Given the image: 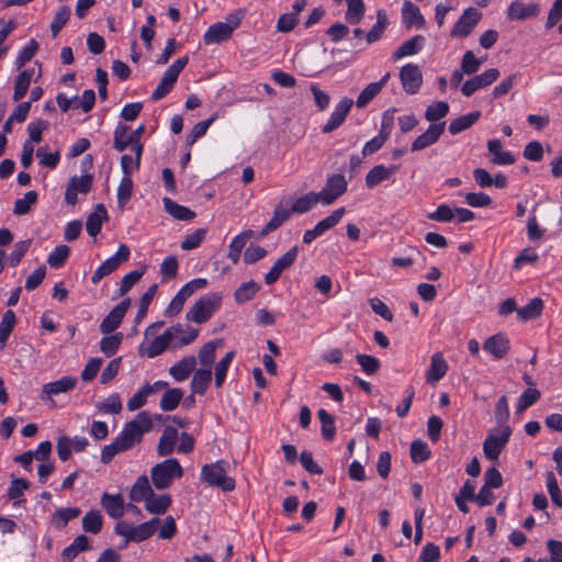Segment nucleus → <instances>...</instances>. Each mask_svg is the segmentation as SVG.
Here are the masks:
<instances>
[{"mask_svg": "<svg viewBox=\"0 0 562 562\" xmlns=\"http://www.w3.org/2000/svg\"><path fill=\"white\" fill-rule=\"evenodd\" d=\"M260 289V284L255 281L244 282L235 290L234 300L237 304H244L252 300Z\"/></svg>", "mask_w": 562, "mask_h": 562, "instance_id": "obj_38", "label": "nucleus"}, {"mask_svg": "<svg viewBox=\"0 0 562 562\" xmlns=\"http://www.w3.org/2000/svg\"><path fill=\"white\" fill-rule=\"evenodd\" d=\"M482 19V12L473 7L465 9L454 23L450 36L456 38L468 37Z\"/></svg>", "mask_w": 562, "mask_h": 562, "instance_id": "obj_11", "label": "nucleus"}, {"mask_svg": "<svg viewBox=\"0 0 562 562\" xmlns=\"http://www.w3.org/2000/svg\"><path fill=\"white\" fill-rule=\"evenodd\" d=\"M347 187L345 176L336 173L327 178L324 188L317 194L324 205H329L347 191Z\"/></svg>", "mask_w": 562, "mask_h": 562, "instance_id": "obj_12", "label": "nucleus"}, {"mask_svg": "<svg viewBox=\"0 0 562 562\" xmlns=\"http://www.w3.org/2000/svg\"><path fill=\"white\" fill-rule=\"evenodd\" d=\"M361 369L369 375L376 373L381 367L380 360L370 355L359 353L356 356Z\"/></svg>", "mask_w": 562, "mask_h": 562, "instance_id": "obj_64", "label": "nucleus"}, {"mask_svg": "<svg viewBox=\"0 0 562 562\" xmlns=\"http://www.w3.org/2000/svg\"><path fill=\"white\" fill-rule=\"evenodd\" d=\"M430 457V450L426 442L420 439L414 440L411 445V458L414 463H423Z\"/></svg>", "mask_w": 562, "mask_h": 562, "instance_id": "obj_57", "label": "nucleus"}, {"mask_svg": "<svg viewBox=\"0 0 562 562\" xmlns=\"http://www.w3.org/2000/svg\"><path fill=\"white\" fill-rule=\"evenodd\" d=\"M89 445V441L85 437H78L69 438L68 436H60L57 439V453L61 461H67L71 457V452H81L83 451L87 446Z\"/></svg>", "mask_w": 562, "mask_h": 562, "instance_id": "obj_16", "label": "nucleus"}, {"mask_svg": "<svg viewBox=\"0 0 562 562\" xmlns=\"http://www.w3.org/2000/svg\"><path fill=\"white\" fill-rule=\"evenodd\" d=\"M33 74L34 69H25L18 75L14 81V91L12 95L13 101L19 102L25 97L30 88Z\"/></svg>", "mask_w": 562, "mask_h": 562, "instance_id": "obj_36", "label": "nucleus"}, {"mask_svg": "<svg viewBox=\"0 0 562 562\" xmlns=\"http://www.w3.org/2000/svg\"><path fill=\"white\" fill-rule=\"evenodd\" d=\"M199 330L192 327L183 328L181 325V330L172 337L171 347L180 348L187 346L195 340L198 337Z\"/></svg>", "mask_w": 562, "mask_h": 562, "instance_id": "obj_54", "label": "nucleus"}, {"mask_svg": "<svg viewBox=\"0 0 562 562\" xmlns=\"http://www.w3.org/2000/svg\"><path fill=\"white\" fill-rule=\"evenodd\" d=\"M153 488L149 484V480L146 475H140L130 492V498L133 502H146L151 495Z\"/></svg>", "mask_w": 562, "mask_h": 562, "instance_id": "obj_35", "label": "nucleus"}, {"mask_svg": "<svg viewBox=\"0 0 562 562\" xmlns=\"http://www.w3.org/2000/svg\"><path fill=\"white\" fill-rule=\"evenodd\" d=\"M547 488L548 493L551 497L552 503L561 508L562 507V492L558 485L557 477L552 471L548 472L546 475Z\"/></svg>", "mask_w": 562, "mask_h": 562, "instance_id": "obj_61", "label": "nucleus"}, {"mask_svg": "<svg viewBox=\"0 0 562 562\" xmlns=\"http://www.w3.org/2000/svg\"><path fill=\"white\" fill-rule=\"evenodd\" d=\"M196 366V359L194 356H189L177 363H175L170 369L169 373L176 381H184L190 374L193 372Z\"/></svg>", "mask_w": 562, "mask_h": 562, "instance_id": "obj_30", "label": "nucleus"}, {"mask_svg": "<svg viewBox=\"0 0 562 562\" xmlns=\"http://www.w3.org/2000/svg\"><path fill=\"white\" fill-rule=\"evenodd\" d=\"M400 79L403 89L408 94H415L423 82V75L419 67L415 64H407L401 68Z\"/></svg>", "mask_w": 562, "mask_h": 562, "instance_id": "obj_17", "label": "nucleus"}, {"mask_svg": "<svg viewBox=\"0 0 562 562\" xmlns=\"http://www.w3.org/2000/svg\"><path fill=\"white\" fill-rule=\"evenodd\" d=\"M291 213V210H288L282 205H277L274 207L272 217L260 232V237H265L271 232L278 229L290 217Z\"/></svg>", "mask_w": 562, "mask_h": 562, "instance_id": "obj_34", "label": "nucleus"}, {"mask_svg": "<svg viewBox=\"0 0 562 562\" xmlns=\"http://www.w3.org/2000/svg\"><path fill=\"white\" fill-rule=\"evenodd\" d=\"M448 371V363L440 352L431 356L430 367L426 374V380L430 384L437 383L441 380Z\"/></svg>", "mask_w": 562, "mask_h": 562, "instance_id": "obj_27", "label": "nucleus"}, {"mask_svg": "<svg viewBox=\"0 0 562 562\" xmlns=\"http://www.w3.org/2000/svg\"><path fill=\"white\" fill-rule=\"evenodd\" d=\"M108 212L103 204H97L93 212L90 213L86 221L87 233L95 237L102 228V223L108 221Z\"/></svg>", "mask_w": 562, "mask_h": 562, "instance_id": "obj_25", "label": "nucleus"}, {"mask_svg": "<svg viewBox=\"0 0 562 562\" xmlns=\"http://www.w3.org/2000/svg\"><path fill=\"white\" fill-rule=\"evenodd\" d=\"M243 19V13L235 11L226 16L225 22H217L212 24L203 35V42L206 45L220 44L228 41L234 30H236Z\"/></svg>", "mask_w": 562, "mask_h": 562, "instance_id": "obj_3", "label": "nucleus"}, {"mask_svg": "<svg viewBox=\"0 0 562 562\" xmlns=\"http://www.w3.org/2000/svg\"><path fill=\"white\" fill-rule=\"evenodd\" d=\"M235 357L234 351L226 352L225 357L221 359L215 366L214 383L216 387H221L226 379L227 370Z\"/></svg>", "mask_w": 562, "mask_h": 562, "instance_id": "obj_52", "label": "nucleus"}, {"mask_svg": "<svg viewBox=\"0 0 562 562\" xmlns=\"http://www.w3.org/2000/svg\"><path fill=\"white\" fill-rule=\"evenodd\" d=\"M103 526V517L99 510H90L82 518V529L97 535Z\"/></svg>", "mask_w": 562, "mask_h": 562, "instance_id": "obj_47", "label": "nucleus"}, {"mask_svg": "<svg viewBox=\"0 0 562 562\" xmlns=\"http://www.w3.org/2000/svg\"><path fill=\"white\" fill-rule=\"evenodd\" d=\"M134 140L130 136V127L125 124L119 123L117 126L114 130V143L113 147L122 153L124 151L128 146H133Z\"/></svg>", "mask_w": 562, "mask_h": 562, "instance_id": "obj_43", "label": "nucleus"}, {"mask_svg": "<svg viewBox=\"0 0 562 562\" xmlns=\"http://www.w3.org/2000/svg\"><path fill=\"white\" fill-rule=\"evenodd\" d=\"M30 487L27 480L25 479H13L11 481V485L8 488L7 496L9 499H13L14 505H18L22 502L20 497L23 496V493Z\"/></svg>", "mask_w": 562, "mask_h": 562, "instance_id": "obj_59", "label": "nucleus"}, {"mask_svg": "<svg viewBox=\"0 0 562 562\" xmlns=\"http://www.w3.org/2000/svg\"><path fill=\"white\" fill-rule=\"evenodd\" d=\"M540 7L538 3L525 4L520 0L513 1L507 9V18L512 21L527 20L539 14Z\"/></svg>", "mask_w": 562, "mask_h": 562, "instance_id": "obj_22", "label": "nucleus"}, {"mask_svg": "<svg viewBox=\"0 0 562 562\" xmlns=\"http://www.w3.org/2000/svg\"><path fill=\"white\" fill-rule=\"evenodd\" d=\"M347 2V12H346V20L350 24H357L359 23L366 11V7L362 0H346Z\"/></svg>", "mask_w": 562, "mask_h": 562, "instance_id": "obj_51", "label": "nucleus"}, {"mask_svg": "<svg viewBox=\"0 0 562 562\" xmlns=\"http://www.w3.org/2000/svg\"><path fill=\"white\" fill-rule=\"evenodd\" d=\"M254 232L248 229L244 231L237 236L233 238V240L229 244V249L227 257L234 262L237 263L243 248L245 247L247 240L252 236Z\"/></svg>", "mask_w": 562, "mask_h": 562, "instance_id": "obj_42", "label": "nucleus"}, {"mask_svg": "<svg viewBox=\"0 0 562 562\" xmlns=\"http://www.w3.org/2000/svg\"><path fill=\"white\" fill-rule=\"evenodd\" d=\"M299 248L297 246L292 247L284 255H282L271 267V269L265 276V282L271 285L278 281L282 272L290 268L297 258Z\"/></svg>", "mask_w": 562, "mask_h": 562, "instance_id": "obj_15", "label": "nucleus"}, {"mask_svg": "<svg viewBox=\"0 0 562 562\" xmlns=\"http://www.w3.org/2000/svg\"><path fill=\"white\" fill-rule=\"evenodd\" d=\"M397 170L396 166L385 167L383 165L374 166L366 176V186L369 189H372L380 184L381 182L387 180L395 171Z\"/></svg>", "mask_w": 562, "mask_h": 562, "instance_id": "obj_29", "label": "nucleus"}, {"mask_svg": "<svg viewBox=\"0 0 562 562\" xmlns=\"http://www.w3.org/2000/svg\"><path fill=\"white\" fill-rule=\"evenodd\" d=\"M483 349L491 353L496 359L504 358L509 350V340L503 334H496L488 337L484 344Z\"/></svg>", "mask_w": 562, "mask_h": 562, "instance_id": "obj_23", "label": "nucleus"}, {"mask_svg": "<svg viewBox=\"0 0 562 562\" xmlns=\"http://www.w3.org/2000/svg\"><path fill=\"white\" fill-rule=\"evenodd\" d=\"M70 254V249L67 245H58L54 248V250L48 255L47 263L52 268H60L66 262L68 256Z\"/></svg>", "mask_w": 562, "mask_h": 562, "instance_id": "obj_56", "label": "nucleus"}, {"mask_svg": "<svg viewBox=\"0 0 562 562\" xmlns=\"http://www.w3.org/2000/svg\"><path fill=\"white\" fill-rule=\"evenodd\" d=\"M70 8L68 5H63L56 12L53 22L50 24V32L53 37H56L61 29L67 24L70 18Z\"/></svg>", "mask_w": 562, "mask_h": 562, "instance_id": "obj_58", "label": "nucleus"}, {"mask_svg": "<svg viewBox=\"0 0 562 562\" xmlns=\"http://www.w3.org/2000/svg\"><path fill=\"white\" fill-rule=\"evenodd\" d=\"M80 513L81 510L78 507L59 508L53 515L52 521L57 528H64L68 521L77 518Z\"/></svg>", "mask_w": 562, "mask_h": 562, "instance_id": "obj_49", "label": "nucleus"}, {"mask_svg": "<svg viewBox=\"0 0 562 562\" xmlns=\"http://www.w3.org/2000/svg\"><path fill=\"white\" fill-rule=\"evenodd\" d=\"M481 113L474 111L465 115L459 116L451 121L449 124V132L451 135H457L468 128H470L480 119Z\"/></svg>", "mask_w": 562, "mask_h": 562, "instance_id": "obj_41", "label": "nucleus"}, {"mask_svg": "<svg viewBox=\"0 0 562 562\" xmlns=\"http://www.w3.org/2000/svg\"><path fill=\"white\" fill-rule=\"evenodd\" d=\"M130 247L125 244L120 245L117 251L112 257L104 260L91 277V282L98 284L105 276L116 270L123 262L130 258Z\"/></svg>", "mask_w": 562, "mask_h": 562, "instance_id": "obj_10", "label": "nucleus"}, {"mask_svg": "<svg viewBox=\"0 0 562 562\" xmlns=\"http://www.w3.org/2000/svg\"><path fill=\"white\" fill-rule=\"evenodd\" d=\"M162 203L168 214L179 221H191L195 217V213L187 206L180 205L170 198H164Z\"/></svg>", "mask_w": 562, "mask_h": 562, "instance_id": "obj_37", "label": "nucleus"}, {"mask_svg": "<svg viewBox=\"0 0 562 562\" xmlns=\"http://www.w3.org/2000/svg\"><path fill=\"white\" fill-rule=\"evenodd\" d=\"M151 428L153 420L150 414L146 411H142L133 420L124 425L116 439L125 449V451H127L132 449L136 443H139L143 439V436L151 430Z\"/></svg>", "mask_w": 562, "mask_h": 562, "instance_id": "obj_1", "label": "nucleus"}, {"mask_svg": "<svg viewBox=\"0 0 562 562\" xmlns=\"http://www.w3.org/2000/svg\"><path fill=\"white\" fill-rule=\"evenodd\" d=\"M317 202H321L318 194L315 192H308L307 194L299 198L292 205L291 212L303 214L313 209Z\"/></svg>", "mask_w": 562, "mask_h": 562, "instance_id": "obj_50", "label": "nucleus"}, {"mask_svg": "<svg viewBox=\"0 0 562 562\" xmlns=\"http://www.w3.org/2000/svg\"><path fill=\"white\" fill-rule=\"evenodd\" d=\"M445 122L431 124L426 132H424L422 135H419L413 143H412V151H418L422 149H425L432 144H435L440 136L442 135L445 131Z\"/></svg>", "mask_w": 562, "mask_h": 562, "instance_id": "obj_21", "label": "nucleus"}, {"mask_svg": "<svg viewBox=\"0 0 562 562\" xmlns=\"http://www.w3.org/2000/svg\"><path fill=\"white\" fill-rule=\"evenodd\" d=\"M402 14L403 22L407 27H423L425 25V19L420 13L419 8L413 4L411 1H405L403 3Z\"/></svg>", "mask_w": 562, "mask_h": 562, "instance_id": "obj_33", "label": "nucleus"}, {"mask_svg": "<svg viewBox=\"0 0 562 562\" xmlns=\"http://www.w3.org/2000/svg\"><path fill=\"white\" fill-rule=\"evenodd\" d=\"M499 76V71L496 68H490L480 75L472 77L467 80L462 87L461 92L465 97L472 95L475 91L492 85Z\"/></svg>", "mask_w": 562, "mask_h": 562, "instance_id": "obj_14", "label": "nucleus"}, {"mask_svg": "<svg viewBox=\"0 0 562 562\" xmlns=\"http://www.w3.org/2000/svg\"><path fill=\"white\" fill-rule=\"evenodd\" d=\"M93 183V175L86 173L82 176H74L69 179L66 192L65 201L69 205H75L78 201V193L87 194L90 192Z\"/></svg>", "mask_w": 562, "mask_h": 562, "instance_id": "obj_13", "label": "nucleus"}, {"mask_svg": "<svg viewBox=\"0 0 562 562\" xmlns=\"http://www.w3.org/2000/svg\"><path fill=\"white\" fill-rule=\"evenodd\" d=\"M541 394L537 389L528 387L525 390L518 398L517 403V412L522 413L531 405H533L539 398Z\"/></svg>", "mask_w": 562, "mask_h": 562, "instance_id": "obj_63", "label": "nucleus"}, {"mask_svg": "<svg viewBox=\"0 0 562 562\" xmlns=\"http://www.w3.org/2000/svg\"><path fill=\"white\" fill-rule=\"evenodd\" d=\"M189 57L183 56L175 60L168 69L165 71L159 85L154 90L151 94V99L154 101H158L162 98H165L173 88L175 83L177 82V79L180 75V72L183 70V68L188 65Z\"/></svg>", "mask_w": 562, "mask_h": 562, "instance_id": "obj_8", "label": "nucleus"}, {"mask_svg": "<svg viewBox=\"0 0 562 562\" xmlns=\"http://www.w3.org/2000/svg\"><path fill=\"white\" fill-rule=\"evenodd\" d=\"M318 419L322 425V436L324 439L330 441L335 438L336 427L333 415L326 409L322 408L317 412Z\"/></svg>", "mask_w": 562, "mask_h": 562, "instance_id": "obj_48", "label": "nucleus"}, {"mask_svg": "<svg viewBox=\"0 0 562 562\" xmlns=\"http://www.w3.org/2000/svg\"><path fill=\"white\" fill-rule=\"evenodd\" d=\"M352 104H353L352 99L347 98V97L342 98L336 104L327 123L322 127V132L330 133V132L337 130L345 122Z\"/></svg>", "mask_w": 562, "mask_h": 562, "instance_id": "obj_19", "label": "nucleus"}, {"mask_svg": "<svg viewBox=\"0 0 562 562\" xmlns=\"http://www.w3.org/2000/svg\"><path fill=\"white\" fill-rule=\"evenodd\" d=\"M151 481L157 490L169 487L175 479L183 475V469L177 459H167L150 470Z\"/></svg>", "mask_w": 562, "mask_h": 562, "instance_id": "obj_5", "label": "nucleus"}, {"mask_svg": "<svg viewBox=\"0 0 562 562\" xmlns=\"http://www.w3.org/2000/svg\"><path fill=\"white\" fill-rule=\"evenodd\" d=\"M223 295L214 292L199 299L193 306L187 312V319L196 324L207 322L212 315L220 310Z\"/></svg>", "mask_w": 562, "mask_h": 562, "instance_id": "obj_4", "label": "nucleus"}, {"mask_svg": "<svg viewBox=\"0 0 562 562\" xmlns=\"http://www.w3.org/2000/svg\"><path fill=\"white\" fill-rule=\"evenodd\" d=\"M181 330V325L171 326L161 335L157 336L148 346L146 355L148 358H155L161 355L169 346H171L172 337Z\"/></svg>", "mask_w": 562, "mask_h": 562, "instance_id": "obj_20", "label": "nucleus"}, {"mask_svg": "<svg viewBox=\"0 0 562 562\" xmlns=\"http://www.w3.org/2000/svg\"><path fill=\"white\" fill-rule=\"evenodd\" d=\"M90 549V540L86 535L77 536L74 541L61 552V558L66 562H71L80 552Z\"/></svg>", "mask_w": 562, "mask_h": 562, "instance_id": "obj_31", "label": "nucleus"}, {"mask_svg": "<svg viewBox=\"0 0 562 562\" xmlns=\"http://www.w3.org/2000/svg\"><path fill=\"white\" fill-rule=\"evenodd\" d=\"M123 339L122 333L105 336L100 340V350L106 356L112 357L116 353Z\"/></svg>", "mask_w": 562, "mask_h": 562, "instance_id": "obj_53", "label": "nucleus"}, {"mask_svg": "<svg viewBox=\"0 0 562 562\" xmlns=\"http://www.w3.org/2000/svg\"><path fill=\"white\" fill-rule=\"evenodd\" d=\"M171 504V497L168 494L156 495L154 492L145 502V508L151 514H164Z\"/></svg>", "mask_w": 562, "mask_h": 562, "instance_id": "obj_40", "label": "nucleus"}, {"mask_svg": "<svg viewBox=\"0 0 562 562\" xmlns=\"http://www.w3.org/2000/svg\"><path fill=\"white\" fill-rule=\"evenodd\" d=\"M212 380V371L210 368L199 369L194 372L191 380V390L195 394H204Z\"/></svg>", "mask_w": 562, "mask_h": 562, "instance_id": "obj_39", "label": "nucleus"}, {"mask_svg": "<svg viewBox=\"0 0 562 562\" xmlns=\"http://www.w3.org/2000/svg\"><path fill=\"white\" fill-rule=\"evenodd\" d=\"M449 112V104L445 101H437L430 104L425 112V119L428 122H437L445 117Z\"/></svg>", "mask_w": 562, "mask_h": 562, "instance_id": "obj_60", "label": "nucleus"}, {"mask_svg": "<svg viewBox=\"0 0 562 562\" xmlns=\"http://www.w3.org/2000/svg\"><path fill=\"white\" fill-rule=\"evenodd\" d=\"M228 463L218 460L214 463L204 464L201 469V481L209 486L220 487L224 492H231L235 488V480L227 475Z\"/></svg>", "mask_w": 562, "mask_h": 562, "instance_id": "obj_2", "label": "nucleus"}, {"mask_svg": "<svg viewBox=\"0 0 562 562\" xmlns=\"http://www.w3.org/2000/svg\"><path fill=\"white\" fill-rule=\"evenodd\" d=\"M128 307L130 299H126L112 308L111 312L102 319L100 324V331L104 335L114 331L121 325Z\"/></svg>", "mask_w": 562, "mask_h": 562, "instance_id": "obj_18", "label": "nucleus"}, {"mask_svg": "<svg viewBox=\"0 0 562 562\" xmlns=\"http://www.w3.org/2000/svg\"><path fill=\"white\" fill-rule=\"evenodd\" d=\"M487 150L494 165L507 166L515 162V156L510 151L503 150L502 142L497 138L487 140Z\"/></svg>", "mask_w": 562, "mask_h": 562, "instance_id": "obj_24", "label": "nucleus"}, {"mask_svg": "<svg viewBox=\"0 0 562 562\" xmlns=\"http://www.w3.org/2000/svg\"><path fill=\"white\" fill-rule=\"evenodd\" d=\"M512 435L509 426H497L490 431L483 442V452L486 459L495 461L506 447Z\"/></svg>", "mask_w": 562, "mask_h": 562, "instance_id": "obj_7", "label": "nucleus"}, {"mask_svg": "<svg viewBox=\"0 0 562 562\" xmlns=\"http://www.w3.org/2000/svg\"><path fill=\"white\" fill-rule=\"evenodd\" d=\"M183 397V391L179 387L168 389L159 403L161 411L171 412L178 407Z\"/></svg>", "mask_w": 562, "mask_h": 562, "instance_id": "obj_45", "label": "nucleus"}, {"mask_svg": "<svg viewBox=\"0 0 562 562\" xmlns=\"http://www.w3.org/2000/svg\"><path fill=\"white\" fill-rule=\"evenodd\" d=\"M425 44V37L423 35H415L408 41L404 42L393 55L395 60H398L406 56H413L417 54Z\"/></svg>", "mask_w": 562, "mask_h": 562, "instance_id": "obj_32", "label": "nucleus"}, {"mask_svg": "<svg viewBox=\"0 0 562 562\" xmlns=\"http://www.w3.org/2000/svg\"><path fill=\"white\" fill-rule=\"evenodd\" d=\"M36 201H37L36 191L26 192L22 199H18L14 202L13 213L15 215L27 214L30 212L31 207L36 203Z\"/></svg>", "mask_w": 562, "mask_h": 562, "instance_id": "obj_55", "label": "nucleus"}, {"mask_svg": "<svg viewBox=\"0 0 562 562\" xmlns=\"http://www.w3.org/2000/svg\"><path fill=\"white\" fill-rule=\"evenodd\" d=\"M178 438H179L178 430L171 426H167L164 429L162 435H161L158 446H157L158 456L159 457L170 456L175 451Z\"/></svg>", "mask_w": 562, "mask_h": 562, "instance_id": "obj_26", "label": "nucleus"}, {"mask_svg": "<svg viewBox=\"0 0 562 562\" xmlns=\"http://www.w3.org/2000/svg\"><path fill=\"white\" fill-rule=\"evenodd\" d=\"M16 323V317L13 311L8 310L0 322V348H4L9 336L11 335Z\"/></svg>", "mask_w": 562, "mask_h": 562, "instance_id": "obj_46", "label": "nucleus"}, {"mask_svg": "<svg viewBox=\"0 0 562 562\" xmlns=\"http://www.w3.org/2000/svg\"><path fill=\"white\" fill-rule=\"evenodd\" d=\"M159 524L158 518H153L149 521L139 524L137 526H133L125 521H119L115 525V532L125 538V543L127 542H140L149 537H151L157 530V526Z\"/></svg>", "mask_w": 562, "mask_h": 562, "instance_id": "obj_6", "label": "nucleus"}, {"mask_svg": "<svg viewBox=\"0 0 562 562\" xmlns=\"http://www.w3.org/2000/svg\"><path fill=\"white\" fill-rule=\"evenodd\" d=\"M101 505L112 518H121L124 515V498L121 494L103 493Z\"/></svg>", "mask_w": 562, "mask_h": 562, "instance_id": "obj_28", "label": "nucleus"}, {"mask_svg": "<svg viewBox=\"0 0 562 562\" xmlns=\"http://www.w3.org/2000/svg\"><path fill=\"white\" fill-rule=\"evenodd\" d=\"M345 213H346L345 207H339V209L335 210L334 212H331L330 215L323 218L315 225L317 227V231H319L321 234L323 235L325 232L331 229L340 222V220Z\"/></svg>", "mask_w": 562, "mask_h": 562, "instance_id": "obj_62", "label": "nucleus"}, {"mask_svg": "<svg viewBox=\"0 0 562 562\" xmlns=\"http://www.w3.org/2000/svg\"><path fill=\"white\" fill-rule=\"evenodd\" d=\"M78 384V379L72 375H65L60 379L46 383L42 386L40 398L48 403L49 407H56L54 396L71 392Z\"/></svg>", "mask_w": 562, "mask_h": 562, "instance_id": "obj_9", "label": "nucleus"}, {"mask_svg": "<svg viewBox=\"0 0 562 562\" xmlns=\"http://www.w3.org/2000/svg\"><path fill=\"white\" fill-rule=\"evenodd\" d=\"M543 310V301L540 297H533L529 303L517 310V316L521 321H529L539 317Z\"/></svg>", "mask_w": 562, "mask_h": 562, "instance_id": "obj_44", "label": "nucleus"}]
</instances>
